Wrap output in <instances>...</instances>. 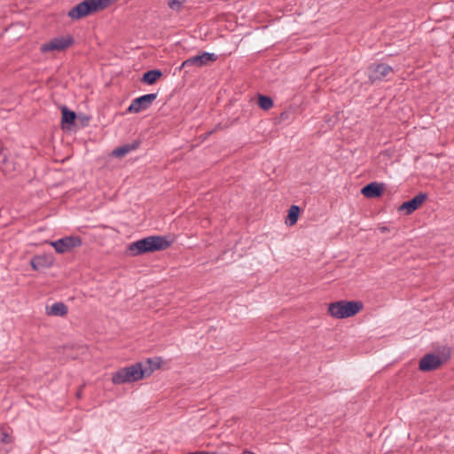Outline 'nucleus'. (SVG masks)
<instances>
[{"label":"nucleus","mask_w":454,"mask_h":454,"mask_svg":"<svg viewBox=\"0 0 454 454\" xmlns=\"http://www.w3.org/2000/svg\"><path fill=\"white\" fill-rule=\"evenodd\" d=\"M76 115L75 113L67 109V107L64 106L62 108V122L74 124L75 121Z\"/></svg>","instance_id":"a211bd4d"},{"label":"nucleus","mask_w":454,"mask_h":454,"mask_svg":"<svg viewBox=\"0 0 454 454\" xmlns=\"http://www.w3.org/2000/svg\"><path fill=\"white\" fill-rule=\"evenodd\" d=\"M442 364V360L439 356L429 353L420 359L419 368L422 372H431L438 369Z\"/></svg>","instance_id":"9d476101"},{"label":"nucleus","mask_w":454,"mask_h":454,"mask_svg":"<svg viewBox=\"0 0 454 454\" xmlns=\"http://www.w3.org/2000/svg\"><path fill=\"white\" fill-rule=\"evenodd\" d=\"M426 195L424 193H419L416 195L411 200L403 202L399 207V211L405 212V214H411L415 211L426 200Z\"/></svg>","instance_id":"f8f14e48"},{"label":"nucleus","mask_w":454,"mask_h":454,"mask_svg":"<svg viewBox=\"0 0 454 454\" xmlns=\"http://www.w3.org/2000/svg\"><path fill=\"white\" fill-rule=\"evenodd\" d=\"M73 43L74 39L70 35L55 37L48 43H43L41 46V51L43 52H48L51 51H60L71 46Z\"/></svg>","instance_id":"423d86ee"},{"label":"nucleus","mask_w":454,"mask_h":454,"mask_svg":"<svg viewBox=\"0 0 454 454\" xmlns=\"http://www.w3.org/2000/svg\"><path fill=\"white\" fill-rule=\"evenodd\" d=\"M76 395H77V397H80L81 396V391H78Z\"/></svg>","instance_id":"393cba45"},{"label":"nucleus","mask_w":454,"mask_h":454,"mask_svg":"<svg viewBox=\"0 0 454 454\" xmlns=\"http://www.w3.org/2000/svg\"><path fill=\"white\" fill-rule=\"evenodd\" d=\"M299 213H300V207L298 206H296V205L291 206L288 210V215L285 221L286 224L288 226L294 225L298 221Z\"/></svg>","instance_id":"dca6fc26"},{"label":"nucleus","mask_w":454,"mask_h":454,"mask_svg":"<svg viewBox=\"0 0 454 454\" xmlns=\"http://www.w3.org/2000/svg\"><path fill=\"white\" fill-rule=\"evenodd\" d=\"M115 0H83L71 8L67 16L73 20H78L91 13L106 8Z\"/></svg>","instance_id":"7ed1b4c3"},{"label":"nucleus","mask_w":454,"mask_h":454,"mask_svg":"<svg viewBox=\"0 0 454 454\" xmlns=\"http://www.w3.org/2000/svg\"><path fill=\"white\" fill-rule=\"evenodd\" d=\"M146 364H149V367L144 368L141 363H136L118 370L113 374L112 382L115 385L135 382L150 376L154 369L159 367V364L151 358L146 360Z\"/></svg>","instance_id":"f03ea898"},{"label":"nucleus","mask_w":454,"mask_h":454,"mask_svg":"<svg viewBox=\"0 0 454 454\" xmlns=\"http://www.w3.org/2000/svg\"><path fill=\"white\" fill-rule=\"evenodd\" d=\"M364 304L360 301H339L329 304L328 312L335 318H347L362 310Z\"/></svg>","instance_id":"20e7f679"},{"label":"nucleus","mask_w":454,"mask_h":454,"mask_svg":"<svg viewBox=\"0 0 454 454\" xmlns=\"http://www.w3.org/2000/svg\"><path fill=\"white\" fill-rule=\"evenodd\" d=\"M217 59H218V57L215 53L203 52L200 55H197V56H194V57L185 59L182 63L180 69L184 68L185 67H192V66L201 67L207 66L209 62H214V61L217 60Z\"/></svg>","instance_id":"6e6552de"},{"label":"nucleus","mask_w":454,"mask_h":454,"mask_svg":"<svg viewBox=\"0 0 454 454\" xmlns=\"http://www.w3.org/2000/svg\"><path fill=\"white\" fill-rule=\"evenodd\" d=\"M139 146L138 141H133L131 144H127L119 147H116L112 154L115 157H123L129 153L130 152H133L137 150Z\"/></svg>","instance_id":"4468645a"},{"label":"nucleus","mask_w":454,"mask_h":454,"mask_svg":"<svg viewBox=\"0 0 454 454\" xmlns=\"http://www.w3.org/2000/svg\"><path fill=\"white\" fill-rule=\"evenodd\" d=\"M241 454H255V453H254V452H252L250 450H246Z\"/></svg>","instance_id":"b1692460"},{"label":"nucleus","mask_w":454,"mask_h":454,"mask_svg":"<svg viewBox=\"0 0 454 454\" xmlns=\"http://www.w3.org/2000/svg\"><path fill=\"white\" fill-rule=\"evenodd\" d=\"M392 70V67L385 63L372 65L369 67V79L372 82L382 81Z\"/></svg>","instance_id":"1a4fd4ad"},{"label":"nucleus","mask_w":454,"mask_h":454,"mask_svg":"<svg viewBox=\"0 0 454 454\" xmlns=\"http://www.w3.org/2000/svg\"><path fill=\"white\" fill-rule=\"evenodd\" d=\"M173 239L168 236L153 235L131 242L127 246L125 254L130 257H136L147 253H154L168 249L172 243Z\"/></svg>","instance_id":"f257e3e1"},{"label":"nucleus","mask_w":454,"mask_h":454,"mask_svg":"<svg viewBox=\"0 0 454 454\" xmlns=\"http://www.w3.org/2000/svg\"><path fill=\"white\" fill-rule=\"evenodd\" d=\"M55 262V258L51 254H43L35 255L30 260V265L34 270L51 268Z\"/></svg>","instance_id":"9b49d317"},{"label":"nucleus","mask_w":454,"mask_h":454,"mask_svg":"<svg viewBox=\"0 0 454 454\" xmlns=\"http://www.w3.org/2000/svg\"><path fill=\"white\" fill-rule=\"evenodd\" d=\"M190 454H217L216 452H207V451H197V452H192Z\"/></svg>","instance_id":"5701e85b"},{"label":"nucleus","mask_w":454,"mask_h":454,"mask_svg":"<svg viewBox=\"0 0 454 454\" xmlns=\"http://www.w3.org/2000/svg\"><path fill=\"white\" fill-rule=\"evenodd\" d=\"M157 94L156 93H150L145 94L141 97H138L132 100L131 104L129 105L128 111L129 113H135L137 114L141 111H144L153 104V102L156 99Z\"/></svg>","instance_id":"0eeeda50"},{"label":"nucleus","mask_w":454,"mask_h":454,"mask_svg":"<svg viewBox=\"0 0 454 454\" xmlns=\"http://www.w3.org/2000/svg\"><path fill=\"white\" fill-rule=\"evenodd\" d=\"M162 75L161 71L158 69L150 70L144 74L142 82L146 84H153L154 83L160 76Z\"/></svg>","instance_id":"f3484780"},{"label":"nucleus","mask_w":454,"mask_h":454,"mask_svg":"<svg viewBox=\"0 0 454 454\" xmlns=\"http://www.w3.org/2000/svg\"><path fill=\"white\" fill-rule=\"evenodd\" d=\"M1 442L6 444L12 442V437L6 432H1Z\"/></svg>","instance_id":"412c9836"},{"label":"nucleus","mask_w":454,"mask_h":454,"mask_svg":"<svg viewBox=\"0 0 454 454\" xmlns=\"http://www.w3.org/2000/svg\"><path fill=\"white\" fill-rule=\"evenodd\" d=\"M46 309L50 316L63 317L67 314V307L63 302H55L51 307H46Z\"/></svg>","instance_id":"2eb2a0df"},{"label":"nucleus","mask_w":454,"mask_h":454,"mask_svg":"<svg viewBox=\"0 0 454 454\" xmlns=\"http://www.w3.org/2000/svg\"><path fill=\"white\" fill-rule=\"evenodd\" d=\"M50 244L54 247L57 253L64 254L80 246L82 241L77 236H66L58 240L51 241Z\"/></svg>","instance_id":"39448f33"},{"label":"nucleus","mask_w":454,"mask_h":454,"mask_svg":"<svg viewBox=\"0 0 454 454\" xmlns=\"http://www.w3.org/2000/svg\"><path fill=\"white\" fill-rule=\"evenodd\" d=\"M168 6L170 9L178 12L182 7V3L178 0H169Z\"/></svg>","instance_id":"aec40b11"},{"label":"nucleus","mask_w":454,"mask_h":454,"mask_svg":"<svg viewBox=\"0 0 454 454\" xmlns=\"http://www.w3.org/2000/svg\"><path fill=\"white\" fill-rule=\"evenodd\" d=\"M8 165H9V160L7 159H4L3 160V171L4 172H6L8 170Z\"/></svg>","instance_id":"4be33fe9"},{"label":"nucleus","mask_w":454,"mask_h":454,"mask_svg":"<svg viewBox=\"0 0 454 454\" xmlns=\"http://www.w3.org/2000/svg\"><path fill=\"white\" fill-rule=\"evenodd\" d=\"M383 192L382 185L378 183H371L362 188V194L366 198L380 197Z\"/></svg>","instance_id":"ddd939ff"},{"label":"nucleus","mask_w":454,"mask_h":454,"mask_svg":"<svg viewBox=\"0 0 454 454\" xmlns=\"http://www.w3.org/2000/svg\"><path fill=\"white\" fill-rule=\"evenodd\" d=\"M258 105L263 110H269L273 106V101L270 97L259 96Z\"/></svg>","instance_id":"6ab92c4d"}]
</instances>
